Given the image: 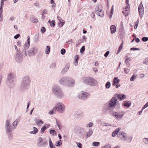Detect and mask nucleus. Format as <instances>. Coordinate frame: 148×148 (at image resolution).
Instances as JSON below:
<instances>
[{
  "mask_svg": "<svg viewBox=\"0 0 148 148\" xmlns=\"http://www.w3.org/2000/svg\"><path fill=\"white\" fill-rule=\"evenodd\" d=\"M5 130L6 131V133L7 134H8L12 132L13 130V126H12L5 127Z\"/></svg>",
  "mask_w": 148,
  "mask_h": 148,
  "instance_id": "6ab92c4d",
  "label": "nucleus"
},
{
  "mask_svg": "<svg viewBox=\"0 0 148 148\" xmlns=\"http://www.w3.org/2000/svg\"><path fill=\"white\" fill-rule=\"evenodd\" d=\"M76 143L77 144V146L79 148H82V144L80 143Z\"/></svg>",
  "mask_w": 148,
  "mask_h": 148,
  "instance_id": "4d7b16f0",
  "label": "nucleus"
},
{
  "mask_svg": "<svg viewBox=\"0 0 148 148\" xmlns=\"http://www.w3.org/2000/svg\"><path fill=\"white\" fill-rule=\"evenodd\" d=\"M130 5L128 4L127 6L125 7V12L124 11L122 12V13L123 14L125 15V16H127L128 15V14L127 12V11L130 8Z\"/></svg>",
  "mask_w": 148,
  "mask_h": 148,
  "instance_id": "aec40b11",
  "label": "nucleus"
},
{
  "mask_svg": "<svg viewBox=\"0 0 148 148\" xmlns=\"http://www.w3.org/2000/svg\"><path fill=\"white\" fill-rule=\"evenodd\" d=\"M89 96V94L88 93L82 91L79 93L77 97L81 99L84 100L88 97Z\"/></svg>",
  "mask_w": 148,
  "mask_h": 148,
  "instance_id": "9b49d317",
  "label": "nucleus"
},
{
  "mask_svg": "<svg viewBox=\"0 0 148 148\" xmlns=\"http://www.w3.org/2000/svg\"><path fill=\"white\" fill-rule=\"evenodd\" d=\"M56 111L60 113H63L65 110V106L63 103L58 102L56 103L55 106Z\"/></svg>",
  "mask_w": 148,
  "mask_h": 148,
  "instance_id": "6e6552de",
  "label": "nucleus"
},
{
  "mask_svg": "<svg viewBox=\"0 0 148 148\" xmlns=\"http://www.w3.org/2000/svg\"><path fill=\"white\" fill-rule=\"evenodd\" d=\"M14 47L15 49V50L16 51V53H18V52H21L20 51H19L17 49V47L16 46V45H14Z\"/></svg>",
  "mask_w": 148,
  "mask_h": 148,
  "instance_id": "0e129e2a",
  "label": "nucleus"
},
{
  "mask_svg": "<svg viewBox=\"0 0 148 148\" xmlns=\"http://www.w3.org/2000/svg\"><path fill=\"white\" fill-rule=\"evenodd\" d=\"M102 6L101 4L97 5L95 10V12L96 14L101 17L104 16V12L102 10Z\"/></svg>",
  "mask_w": 148,
  "mask_h": 148,
  "instance_id": "0eeeda50",
  "label": "nucleus"
},
{
  "mask_svg": "<svg viewBox=\"0 0 148 148\" xmlns=\"http://www.w3.org/2000/svg\"><path fill=\"white\" fill-rule=\"evenodd\" d=\"M124 69V72L125 73H127L130 72V70L128 69L125 68Z\"/></svg>",
  "mask_w": 148,
  "mask_h": 148,
  "instance_id": "bf43d9fd",
  "label": "nucleus"
},
{
  "mask_svg": "<svg viewBox=\"0 0 148 148\" xmlns=\"http://www.w3.org/2000/svg\"><path fill=\"white\" fill-rule=\"evenodd\" d=\"M138 12L140 17H142L144 13V8L142 3L141 2L138 8Z\"/></svg>",
  "mask_w": 148,
  "mask_h": 148,
  "instance_id": "2eb2a0df",
  "label": "nucleus"
},
{
  "mask_svg": "<svg viewBox=\"0 0 148 148\" xmlns=\"http://www.w3.org/2000/svg\"><path fill=\"white\" fill-rule=\"evenodd\" d=\"M114 96L116 98L118 99H119L120 100H122L125 99L126 97L125 95L123 94H117L114 95Z\"/></svg>",
  "mask_w": 148,
  "mask_h": 148,
  "instance_id": "dca6fc26",
  "label": "nucleus"
},
{
  "mask_svg": "<svg viewBox=\"0 0 148 148\" xmlns=\"http://www.w3.org/2000/svg\"><path fill=\"white\" fill-rule=\"evenodd\" d=\"M11 126L12 125H10V120H7L5 121V127Z\"/></svg>",
  "mask_w": 148,
  "mask_h": 148,
  "instance_id": "473e14b6",
  "label": "nucleus"
},
{
  "mask_svg": "<svg viewBox=\"0 0 148 148\" xmlns=\"http://www.w3.org/2000/svg\"><path fill=\"white\" fill-rule=\"evenodd\" d=\"M49 146L53 145V143L51 141V139L50 138L49 139Z\"/></svg>",
  "mask_w": 148,
  "mask_h": 148,
  "instance_id": "69168bd1",
  "label": "nucleus"
},
{
  "mask_svg": "<svg viewBox=\"0 0 148 148\" xmlns=\"http://www.w3.org/2000/svg\"><path fill=\"white\" fill-rule=\"evenodd\" d=\"M93 125V123L92 122H89V123L86 126V127H91L92 125Z\"/></svg>",
  "mask_w": 148,
  "mask_h": 148,
  "instance_id": "603ef678",
  "label": "nucleus"
},
{
  "mask_svg": "<svg viewBox=\"0 0 148 148\" xmlns=\"http://www.w3.org/2000/svg\"><path fill=\"white\" fill-rule=\"evenodd\" d=\"M15 59L17 62L21 63L22 62L23 59V56L21 52L16 53Z\"/></svg>",
  "mask_w": 148,
  "mask_h": 148,
  "instance_id": "f8f14e48",
  "label": "nucleus"
},
{
  "mask_svg": "<svg viewBox=\"0 0 148 148\" xmlns=\"http://www.w3.org/2000/svg\"><path fill=\"white\" fill-rule=\"evenodd\" d=\"M109 53L110 52L109 51H108L107 52H106L104 55V56L106 57H107L108 56Z\"/></svg>",
  "mask_w": 148,
  "mask_h": 148,
  "instance_id": "e2e57ef3",
  "label": "nucleus"
},
{
  "mask_svg": "<svg viewBox=\"0 0 148 148\" xmlns=\"http://www.w3.org/2000/svg\"><path fill=\"white\" fill-rule=\"evenodd\" d=\"M21 118V116H19L18 118L16 120H15V123L16 124L15 125L13 124V126H14V128H16L17 126L18 123L20 120V119Z\"/></svg>",
  "mask_w": 148,
  "mask_h": 148,
  "instance_id": "b1692460",
  "label": "nucleus"
},
{
  "mask_svg": "<svg viewBox=\"0 0 148 148\" xmlns=\"http://www.w3.org/2000/svg\"><path fill=\"white\" fill-rule=\"evenodd\" d=\"M30 45V38L29 36H27V40L26 42L24 45V48L25 49H27L29 47Z\"/></svg>",
  "mask_w": 148,
  "mask_h": 148,
  "instance_id": "a211bd4d",
  "label": "nucleus"
},
{
  "mask_svg": "<svg viewBox=\"0 0 148 148\" xmlns=\"http://www.w3.org/2000/svg\"><path fill=\"white\" fill-rule=\"evenodd\" d=\"M64 23V22H62H62H61V23H60V25H59L60 26V27H62L63 26Z\"/></svg>",
  "mask_w": 148,
  "mask_h": 148,
  "instance_id": "774afa93",
  "label": "nucleus"
},
{
  "mask_svg": "<svg viewBox=\"0 0 148 148\" xmlns=\"http://www.w3.org/2000/svg\"><path fill=\"white\" fill-rule=\"evenodd\" d=\"M125 134H123L122 135V136L121 137V139L123 141H124L125 140L127 136L125 135Z\"/></svg>",
  "mask_w": 148,
  "mask_h": 148,
  "instance_id": "f704fd0d",
  "label": "nucleus"
},
{
  "mask_svg": "<svg viewBox=\"0 0 148 148\" xmlns=\"http://www.w3.org/2000/svg\"><path fill=\"white\" fill-rule=\"evenodd\" d=\"M39 39V35L38 34H37L34 36V41L35 42H37Z\"/></svg>",
  "mask_w": 148,
  "mask_h": 148,
  "instance_id": "a878e982",
  "label": "nucleus"
},
{
  "mask_svg": "<svg viewBox=\"0 0 148 148\" xmlns=\"http://www.w3.org/2000/svg\"><path fill=\"white\" fill-rule=\"evenodd\" d=\"M111 32L112 34L114 33L116 30V28L115 25H112L110 26V27Z\"/></svg>",
  "mask_w": 148,
  "mask_h": 148,
  "instance_id": "412c9836",
  "label": "nucleus"
},
{
  "mask_svg": "<svg viewBox=\"0 0 148 148\" xmlns=\"http://www.w3.org/2000/svg\"><path fill=\"white\" fill-rule=\"evenodd\" d=\"M20 36V34H17L14 37V38L15 39H17Z\"/></svg>",
  "mask_w": 148,
  "mask_h": 148,
  "instance_id": "052dcab7",
  "label": "nucleus"
},
{
  "mask_svg": "<svg viewBox=\"0 0 148 148\" xmlns=\"http://www.w3.org/2000/svg\"><path fill=\"white\" fill-rule=\"evenodd\" d=\"M120 129V128H118L113 131L112 134V136L114 137L118 133Z\"/></svg>",
  "mask_w": 148,
  "mask_h": 148,
  "instance_id": "4be33fe9",
  "label": "nucleus"
},
{
  "mask_svg": "<svg viewBox=\"0 0 148 148\" xmlns=\"http://www.w3.org/2000/svg\"><path fill=\"white\" fill-rule=\"evenodd\" d=\"M136 75H133L130 78V80L131 81H134V79L136 78Z\"/></svg>",
  "mask_w": 148,
  "mask_h": 148,
  "instance_id": "a19ab883",
  "label": "nucleus"
},
{
  "mask_svg": "<svg viewBox=\"0 0 148 148\" xmlns=\"http://www.w3.org/2000/svg\"><path fill=\"white\" fill-rule=\"evenodd\" d=\"M93 133V131L92 130L90 129L89 130L86 132V137L87 138H88L91 136L92 134Z\"/></svg>",
  "mask_w": 148,
  "mask_h": 148,
  "instance_id": "5701e85b",
  "label": "nucleus"
},
{
  "mask_svg": "<svg viewBox=\"0 0 148 148\" xmlns=\"http://www.w3.org/2000/svg\"><path fill=\"white\" fill-rule=\"evenodd\" d=\"M61 140H60L59 141H58L56 142V145L58 147H60L62 144V143H61Z\"/></svg>",
  "mask_w": 148,
  "mask_h": 148,
  "instance_id": "79ce46f5",
  "label": "nucleus"
},
{
  "mask_svg": "<svg viewBox=\"0 0 148 148\" xmlns=\"http://www.w3.org/2000/svg\"><path fill=\"white\" fill-rule=\"evenodd\" d=\"M109 113L117 120H120L123 117L125 112L121 110L117 112L110 111L109 112Z\"/></svg>",
  "mask_w": 148,
  "mask_h": 148,
  "instance_id": "20e7f679",
  "label": "nucleus"
},
{
  "mask_svg": "<svg viewBox=\"0 0 148 148\" xmlns=\"http://www.w3.org/2000/svg\"><path fill=\"white\" fill-rule=\"evenodd\" d=\"M69 68V64L68 63L66 64L65 67L62 69L61 72V74H65L68 71Z\"/></svg>",
  "mask_w": 148,
  "mask_h": 148,
  "instance_id": "f3484780",
  "label": "nucleus"
},
{
  "mask_svg": "<svg viewBox=\"0 0 148 148\" xmlns=\"http://www.w3.org/2000/svg\"><path fill=\"white\" fill-rule=\"evenodd\" d=\"M56 64L55 62H53L51 64L50 67L52 68V69H55L56 66Z\"/></svg>",
  "mask_w": 148,
  "mask_h": 148,
  "instance_id": "c9c22d12",
  "label": "nucleus"
},
{
  "mask_svg": "<svg viewBox=\"0 0 148 148\" xmlns=\"http://www.w3.org/2000/svg\"><path fill=\"white\" fill-rule=\"evenodd\" d=\"M123 42H122L121 44L119 47L118 49V52H117L116 54H118L121 51V50L122 49V48H123Z\"/></svg>",
  "mask_w": 148,
  "mask_h": 148,
  "instance_id": "2f4dec72",
  "label": "nucleus"
},
{
  "mask_svg": "<svg viewBox=\"0 0 148 148\" xmlns=\"http://www.w3.org/2000/svg\"><path fill=\"white\" fill-rule=\"evenodd\" d=\"M111 86L110 83L109 82H106L105 84L106 87L107 88H110Z\"/></svg>",
  "mask_w": 148,
  "mask_h": 148,
  "instance_id": "4c0bfd02",
  "label": "nucleus"
},
{
  "mask_svg": "<svg viewBox=\"0 0 148 148\" xmlns=\"http://www.w3.org/2000/svg\"><path fill=\"white\" fill-rule=\"evenodd\" d=\"M85 47L84 46H83L80 50V52L81 53H83L85 51Z\"/></svg>",
  "mask_w": 148,
  "mask_h": 148,
  "instance_id": "a18cd8bd",
  "label": "nucleus"
},
{
  "mask_svg": "<svg viewBox=\"0 0 148 148\" xmlns=\"http://www.w3.org/2000/svg\"><path fill=\"white\" fill-rule=\"evenodd\" d=\"M15 77V75L14 73H9L7 76V84L10 86H12L14 82Z\"/></svg>",
  "mask_w": 148,
  "mask_h": 148,
  "instance_id": "39448f33",
  "label": "nucleus"
},
{
  "mask_svg": "<svg viewBox=\"0 0 148 148\" xmlns=\"http://www.w3.org/2000/svg\"><path fill=\"white\" fill-rule=\"evenodd\" d=\"M38 51V49L36 47H32L28 51V55L30 57L35 56L37 53Z\"/></svg>",
  "mask_w": 148,
  "mask_h": 148,
  "instance_id": "1a4fd4ad",
  "label": "nucleus"
},
{
  "mask_svg": "<svg viewBox=\"0 0 148 148\" xmlns=\"http://www.w3.org/2000/svg\"><path fill=\"white\" fill-rule=\"evenodd\" d=\"M68 77H62L60 79L59 81V84L62 85L66 86L67 82L68 80Z\"/></svg>",
  "mask_w": 148,
  "mask_h": 148,
  "instance_id": "4468645a",
  "label": "nucleus"
},
{
  "mask_svg": "<svg viewBox=\"0 0 148 148\" xmlns=\"http://www.w3.org/2000/svg\"><path fill=\"white\" fill-rule=\"evenodd\" d=\"M26 49H23L22 51V55H24L25 56H26L27 55Z\"/></svg>",
  "mask_w": 148,
  "mask_h": 148,
  "instance_id": "864d4df0",
  "label": "nucleus"
},
{
  "mask_svg": "<svg viewBox=\"0 0 148 148\" xmlns=\"http://www.w3.org/2000/svg\"><path fill=\"white\" fill-rule=\"evenodd\" d=\"M36 124L38 125H40V123L43 124L44 123L43 121L42 120H40L37 122L36 121Z\"/></svg>",
  "mask_w": 148,
  "mask_h": 148,
  "instance_id": "09e8293b",
  "label": "nucleus"
},
{
  "mask_svg": "<svg viewBox=\"0 0 148 148\" xmlns=\"http://www.w3.org/2000/svg\"><path fill=\"white\" fill-rule=\"evenodd\" d=\"M50 50V48L49 46H47L45 48V53L46 54L49 53Z\"/></svg>",
  "mask_w": 148,
  "mask_h": 148,
  "instance_id": "7c9ffc66",
  "label": "nucleus"
},
{
  "mask_svg": "<svg viewBox=\"0 0 148 148\" xmlns=\"http://www.w3.org/2000/svg\"><path fill=\"white\" fill-rule=\"evenodd\" d=\"M117 101V99L114 96L109 102L108 110H110L113 109L115 108Z\"/></svg>",
  "mask_w": 148,
  "mask_h": 148,
  "instance_id": "423d86ee",
  "label": "nucleus"
},
{
  "mask_svg": "<svg viewBox=\"0 0 148 148\" xmlns=\"http://www.w3.org/2000/svg\"><path fill=\"white\" fill-rule=\"evenodd\" d=\"M130 50H134V51L139 50H140V49L138 48H135V47H132L130 49Z\"/></svg>",
  "mask_w": 148,
  "mask_h": 148,
  "instance_id": "13d9d810",
  "label": "nucleus"
},
{
  "mask_svg": "<svg viewBox=\"0 0 148 148\" xmlns=\"http://www.w3.org/2000/svg\"><path fill=\"white\" fill-rule=\"evenodd\" d=\"M56 123L59 128L60 129V125H61V123L59 121H58L57 120H56Z\"/></svg>",
  "mask_w": 148,
  "mask_h": 148,
  "instance_id": "5fc2aeb1",
  "label": "nucleus"
},
{
  "mask_svg": "<svg viewBox=\"0 0 148 148\" xmlns=\"http://www.w3.org/2000/svg\"><path fill=\"white\" fill-rule=\"evenodd\" d=\"M52 91L54 95L58 98L61 99L64 97L63 92L59 86H53L52 88Z\"/></svg>",
  "mask_w": 148,
  "mask_h": 148,
  "instance_id": "f257e3e1",
  "label": "nucleus"
},
{
  "mask_svg": "<svg viewBox=\"0 0 148 148\" xmlns=\"http://www.w3.org/2000/svg\"><path fill=\"white\" fill-rule=\"evenodd\" d=\"M34 130L30 132L29 133L30 134H36L38 132V130L37 128L35 127H34Z\"/></svg>",
  "mask_w": 148,
  "mask_h": 148,
  "instance_id": "c756f323",
  "label": "nucleus"
},
{
  "mask_svg": "<svg viewBox=\"0 0 148 148\" xmlns=\"http://www.w3.org/2000/svg\"><path fill=\"white\" fill-rule=\"evenodd\" d=\"M108 126H112V125L111 124H109L107 123H104V125L102 126V130L103 131H105L106 129V127H108Z\"/></svg>",
  "mask_w": 148,
  "mask_h": 148,
  "instance_id": "393cba45",
  "label": "nucleus"
},
{
  "mask_svg": "<svg viewBox=\"0 0 148 148\" xmlns=\"http://www.w3.org/2000/svg\"><path fill=\"white\" fill-rule=\"evenodd\" d=\"M50 133L52 134L53 135H54V134L55 133L56 134V132L53 130H51L50 131Z\"/></svg>",
  "mask_w": 148,
  "mask_h": 148,
  "instance_id": "de8ad7c7",
  "label": "nucleus"
},
{
  "mask_svg": "<svg viewBox=\"0 0 148 148\" xmlns=\"http://www.w3.org/2000/svg\"><path fill=\"white\" fill-rule=\"evenodd\" d=\"M30 83V80L28 76L24 77L22 81L20 89L22 91L27 90L29 88Z\"/></svg>",
  "mask_w": 148,
  "mask_h": 148,
  "instance_id": "f03ea898",
  "label": "nucleus"
},
{
  "mask_svg": "<svg viewBox=\"0 0 148 148\" xmlns=\"http://www.w3.org/2000/svg\"><path fill=\"white\" fill-rule=\"evenodd\" d=\"M47 129V127L46 126H43L40 132L42 134H43L45 130H46Z\"/></svg>",
  "mask_w": 148,
  "mask_h": 148,
  "instance_id": "ea45409f",
  "label": "nucleus"
},
{
  "mask_svg": "<svg viewBox=\"0 0 148 148\" xmlns=\"http://www.w3.org/2000/svg\"><path fill=\"white\" fill-rule=\"evenodd\" d=\"M90 16L92 18H94L95 15L93 12H92V13L90 14Z\"/></svg>",
  "mask_w": 148,
  "mask_h": 148,
  "instance_id": "338daca9",
  "label": "nucleus"
},
{
  "mask_svg": "<svg viewBox=\"0 0 148 148\" xmlns=\"http://www.w3.org/2000/svg\"><path fill=\"white\" fill-rule=\"evenodd\" d=\"M143 141L145 143L148 144V138H144Z\"/></svg>",
  "mask_w": 148,
  "mask_h": 148,
  "instance_id": "49530a36",
  "label": "nucleus"
},
{
  "mask_svg": "<svg viewBox=\"0 0 148 148\" xmlns=\"http://www.w3.org/2000/svg\"><path fill=\"white\" fill-rule=\"evenodd\" d=\"M131 59L130 58H127L125 61V62L126 63V65H127L128 64H129V65L130 64H129V62L131 61Z\"/></svg>",
  "mask_w": 148,
  "mask_h": 148,
  "instance_id": "58836bf2",
  "label": "nucleus"
},
{
  "mask_svg": "<svg viewBox=\"0 0 148 148\" xmlns=\"http://www.w3.org/2000/svg\"><path fill=\"white\" fill-rule=\"evenodd\" d=\"M57 18L58 19V20H59V21L60 23H61V22H62V21H63L62 19L59 16H57Z\"/></svg>",
  "mask_w": 148,
  "mask_h": 148,
  "instance_id": "680f3d73",
  "label": "nucleus"
},
{
  "mask_svg": "<svg viewBox=\"0 0 148 148\" xmlns=\"http://www.w3.org/2000/svg\"><path fill=\"white\" fill-rule=\"evenodd\" d=\"M131 105V102L128 101H125L123 104V106L127 108L130 107Z\"/></svg>",
  "mask_w": 148,
  "mask_h": 148,
  "instance_id": "cd10ccee",
  "label": "nucleus"
},
{
  "mask_svg": "<svg viewBox=\"0 0 148 148\" xmlns=\"http://www.w3.org/2000/svg\"><path fill=\"white\" fill-rule=\"evenodd\" d=\"M142 40L143 42H146L148 40V38L144 37L142 38Z\"/></svg>",
  "mask_w": 148,
  "mask_h": 148,
  "instance_id": "8fccbe9b",
  "label": "nucleus"
},
{
  "mask_svg": "<svg viewBox=\"0 0 148 148\" xmlns=\"http://www.w3.org/2000/svg\"><path fill=\"white\" fill-rule=\"evenodd\" d=\"M50 25L51 27H54L55 25V22L54 20H53L50 24Z\"/></svg>",
  "mask_w": 148,
  "mask_h": 148,
  "instance_id": "37998d69",
  "label": "nucleus"
},
{
  "mask_svg": "<svg viewBox=\"0 0 148 148\" xmlns=\"http://www.w3.org/2000/svg\"><path fill=\"white\" fill-rule=\"evenodd\" d=\"M100 144V143L99 142H95L92 143V145L94 146H99Z\"/></svg>",
  "mask_w": 148,
  "mask_h": 148,
  "instance_id": "e433bc0d",
  "label": "nucleus"
},
{
  "mask_svg": "<svg viewBox=\"0 0 148 148\" xmlns=\"http://www.w3.org/2000/svg\"><path fill=\"white\" fill-rule=\"evenodd\" d=\"M56 109V108L54 107L52 110H51L49 112V114H53L55 113Z\"/></svg>",
  "mask_w": 148,
  "mask_h": 148,
  "instance_id": "c85d7f7f",
  "label": "nucleus"
},
{
  "mask_svg": "<svg viewBox=\"0 0 148 148\" xmlns=\"http://www.w3.org/2000/svg\"><path fill=\"white\" fill-rule=\"evenodd\" d=\"M119 79H118L117 77H115L114 78L113 81L114 82V83L118 84L119 82Z\"/></svg>",
  "mask_w": 148,
  "mask_h": 148,
  "instance_id": "72a5a7b5",
  "label": "nucleus"
},
{
  "mask_svg": "<svg viewBox=\"0 0 148 148\" xmlns=\"http://www.w3.org/2000/svg\"><path fill=\"white\" fill-rule=\"evenodd\" d=\"M60 52L62 55H64L66 52L65 49H62L60 51Z\"/></svg>",
  "mask_w": 148,
  "mask_h": 148,
  "instance_id": "3c124183",
  "label": "nucleus"
},
{
  "mask_svg": "<svg viewBox=\"0 0 148 148\" xmlns=\"http://www.w3.org/2000/svg\"><path fill=\"white\" fill-rule=\"evenodd\" d=\"M46 31V29L44 27H42L41 28V32L42 33H43Z\"/></svg>",
  "mask_w": 148,
  "mask_h": 148,
  "instance_id": "c03bdc74",
  "label": "nucleus"
},
{
  "mask_svg": "<svg viewBox=\"0 0 148 148\" xmlns=\"http://www.w3.org/2000/svg\"><path fill=\"white\" fill-rule=\"evenodd\" d=\"M30 20L34 23H36L38 22V19L35 17H31L30 18Z\"/></svg>",
  "mask_w": 148,
  "mask_h": 148,
  "instance_id": "bb28decb",
  "label": "nucleus"
},
{
  "mask_svg": "<svg viewBox=\"0 0 148 148\" xmlns=\"http://www.w3.org/2000/svg\"><path fill=\"white\" fill-rule=\"evenodd\" d=\"M82 80L84 84L92 86H95L97 82L95 79L89 77H84L82 78Z\"/></svg>",
  "mask_w": 148,
  "mask_h": 148,
  "instance_id": "7ed1b4c3",
  "label": "nucleus"
},
{
  "mask_svg": "<svg viewBox=\"0 0 148 148\" xmlns=\"http://www.w3.org/2000/svg\"><path fill=\"white\" fill-rule=\"evenodd\" d=\"M38 141L37 145L38 147H45L47 142L44 140L41 137H39L38 138Z\"/></svg>",
  "mask_w": 148,
  "mask_h": 148,
  "instance_id": "9d476101",
  "label": "nucleus"
},
{
  "mask_svg": "<svg viewBox=\"0 0 148 148\" xmlns=\"http://www.w3.org/2000/svg\"><path fill=\"white\" fill-rule=\"evenodd\" d=\"M66 84V87H71L75 85V81L73 78L71 77H68Z\"/></svg>",
  "mask_w": 148,
  "mask_h": 148,
  "instance_id": "ddd939ff",
  "label": "nucleus"
},
{
  "mask_svg": "<svg viewBox=\"0 0 148 148\" xmlns=\"http://www.w3.org/2000/svg\"><path fill=\"white\" fill-rule=\"evenodd\" d=\"M148 106V102L143 107L142 110H143Z\"/></svg>",
  "mask_w": 148,
  "mask_h": 148,
  "instance_id": "6e6d98bb",
  "label": "nucleus"
}]
</instances>
